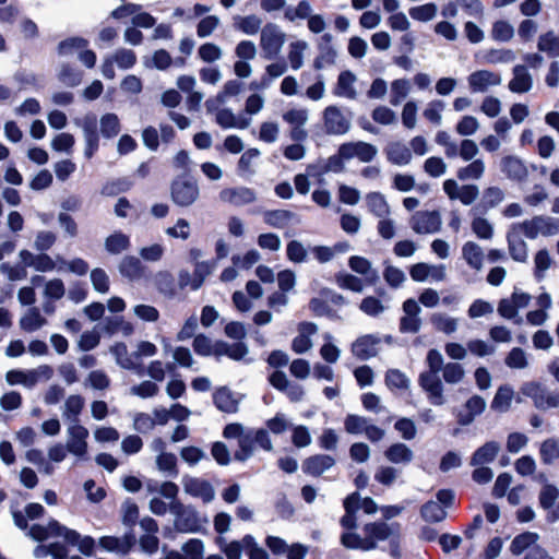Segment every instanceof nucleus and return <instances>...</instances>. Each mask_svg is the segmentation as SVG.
Listing matches in <instances>:
<instances>
[{"instance_id":"1","label":"nucleus","mask_w":559,"mask_h":559,"mask_svg":"<svg viewBox=\"0 0 559 559\" xmlns=\"http://www.w3.org/2000/svg\"><path fill=\"white\" fill-rule=\"evenodd\" d=\"M399 528V524H388L384 521L369 522L362 526L361 533L356 528L343 531L340 542L347 549L370 551L376 549L380 542H385L397 533Z\"/></svg>"},{"instance_id":"2","label":"nucleus","mask_w":559,"mask_h":559,"mask_svg":"<svg viewBox=\"0 0 559 559\" xmlns=\"http://www.w3.org/2000/svg\"><path fill=\"white\" fill-rule=\"evenodd\" d=\"M428 370L421 372L418 377V384L427 394L430 404L442 406L447 400L444 396V385L439 377V372L443 370L444 359L442 354L436 349H429L426 356Z\"/></svg>"},{"instance_id":"3","label":"nucleus","mask_w":559,"mask_h":559,"mask_svg":"<svg viewBox=\"0 0 559 559\" xmlns=\"http://www.w3.org/2000/svg\"><path fill=\"white\" fill-rule=\"evenodd\" d=\"M169 512L174 515V527L179 533H198L207 524V519L201 516L191 504L181 501H170Z\"/></svg>"},{"instance_id":"4","label":"nucleus","mask_w":559,"mask_h":559,"mask_svg":"<svg viewBox=\"0 0 559 559\" xmlns=\"http://www.w3.org/2000/svg\"><path fill=\"white\" fill-rule=\"evenodd\" d=\"M324 132L329 135L346 134L352 127V114L336 105H329L322 111Z\"/></svg>"},{"instance_id":"5","label":"nucleus","mask_w":559,"mask_h":559,"mask_svg":"<svg viewBox=\"0 0 559 559\" xmlns=\"http://www.w3.org/2000/svg\"><path fill=\"white\" fill-rule=\"evenodd\" d=\"M539 535L535 532H524L516 535L510 545L513 556L525 554V559H547L548 552L539 544Z\"/></svg>"},{"instance_id":"6","label":"nucleus","mask_w":559,"mask_h":559,"mask_svg":"<svg viewBox=\"0 0 559 559\" xmlns=\"http://www.w3.org/2000/svg\"><path fill=\"white\" fill-rule=\"evenodd\" d=\"M173 202L180 207L192 205L200 195L197 180L187 176H179L170 185Z\"/></svg>"},{"instance_id":"7","label":"nucleus","mask_w":559,"mask_h":559,"mask_svg":"<svg viewBox=\"0 0 559 559\" xmlns=\"http://www.w3.org/2000/svg\"><path fill=\"white\" fill-rule=\"evenodd\" d=\"M286 40V34L281 27L273 23L263 26L260 34V47L263 57L267 60L274 59L281 52Z\"/></svg>"},{"instance_id":"8","label":"nucleus","mask_w":559,"mask_h":559,"mask_svg":"<svg viewBox=\"0 0 559 559\" xmlns=\"http://www.w3.org/2000/svg\"><path fill=\"white\" fill-rule=\"evenodd\" d=\"M519 228L527 238L535 239L539 235L554 236L559 234V219L549 216H535L513 227Z\"/></svg>"},{"instance_id":"9","label":"nucleus","mask_w":559,"mask_h":559,"mask_svg":"<svg viewBox=\"0 0 559 559\" xmlns=\"http://www.w3.org/2000/svg\"><path fill=\"white\" fill-rule=\"evenodd\" d=\"M524 396L530 397L539 409H548L559 406V393L550 392L538 382H527L521 388Z\"/></svg>"},{"instance_id":"10","label":"nucleus","mask_w":559,"mask_h":559,"mask_svg":"<svg viewBox=\"0 0 559 559\" xmlns=\"http://www.w3.org/2000/svg\"><path fill=\"white\" fill-rule=\"evenodd\" d=\"M409 225L416 234H436L441 229V214L439 211H418L412 215Z\"/></svg>"},{"instance_id":"11","label":"nucleus","mask_w":559,"mask_h":559,"mask_svg":"<svg viewBox=\"0 0 559 559\" xmlns=\"http://www.w3.org/2000/svg\"><path fill=\"white\" fill-rule=\"evenodd\" d=\"M283 120L292 127L289 136L292 140L301 142L308 136V132L304 128L309 119L307 108H290L283 114Z\"/></svg>"},{"instance_id":"12","label":"nucleus","mask_w":559,"mask_h":559,"mask_svg":"<svg viewBox=\"0 0 559 559\" xmlns=\"http://www.w3.org/2000/svg\"><path fill=\"white\" fill-rule=\"evenodd\" d=\"M67 433L68 439L66 447L68 452H70L71 454L75 455L79 459H84L87 453V428L80 424L69 425Z\"/></svg>"},{"instance_id":"13","label":"nucleus","mask_w":559,"mask_h":559,"mask_svg":"<svg viewBox=\"0 0 559 559\" xmlns=\"http://www.w3.org/2000/svg\"><path fill=\"white\" fill-rule=\"evenodd\" d=\"M181 483L186 493L193 498H200L204 503H210L215 498L212 484L205 479L185 475Z\"/></svg>"},{"instance_id":"14","label":"nucleus","mask_w":559,"mask_h":559,"mask_svg":"<svg viewBox=\"0 0 559 559\" xmlns=\"http://www.w3.org/2000/svg\"><path fill=\"white\" fill-rule=\"evenodd\" d=\"M340 148L346 160L357 158L361 163H369L378 154V148L374 145L362 141L346 142L341 144Z\"/></svg>"},{"instance_id":"15","label":"nucleus","mask_w":559,"mask_h":559,"mask_svg":"<svg viewBox=\"0 0 559 559\" xmlns=\"http://www.w3.org/2000/svg\"><path fill=\"white\" fill-rule=\"evenodd\" d=\"M403 316L400 319V332L402 333H417L421 328V319L419 317L421 309L418 302L413 299H406L403 302Z\"/></svg>"},{"instance_id":"16","label":"nucleus","mask_w":559,"mask_h":559,"mask_svg":"<svg viewBox=\"0 0 559 559\" xmlns=\"http://www.w3.org/2000/svg\"><path fill=\"white\" fill-rule=\"evenodd\" d=\"M468 87L473 93H485L492 86H498L502 82L499 73L489 70H477L467 78Z\"/></svg>"},{"instance_id":"17","label":"nucleus","mask_w":559,"mask_h":559,"mask_svg":"<svg viewBox=\"0 0 559 559\" xmlns=\"http://www.w3.org/2000/svg\"><path fill=\"white\" fill-rule=\"evenodd\" d=\"M26 531V535L32 539L44 542L49 537H63L66 526L57 520L50 519L47 525L33 524Z\"/></svg>"},{"instance_id":"18","label":"nucleus","mask_w":559,"mask_h":559,"mask_svg":"<svg viewBox=\"0 0 559 559\" xmlns=\"http://www.w3.org/2000/svg\"><path fill=\"white\" fill-rule=\"evenodd\" d=\"M19 258L24 266L32 267L37 272H51L56 267L55 261L46 252L34 254L29 250L23 249L20 251Z\"/></svg>"},{"instance_id":"19","label":"nucleus","mask_w":559,"mask_h":559,"mask_svg":"<svg viewBox=\"0 0 559 559\" xmlns=\"http://www.w3.org/2000/svg\"><path fill=\"white\" fill-rule=\"evenodd\" d=\"M379 344L380 338L377 335H362L352 344V353L358 359L366 360L377 355Z\"/></svg>"},{"instance_id":"20","label":"nucleus","mask_w":559,"mask_h":559,"mask_svg":"<svg viewBox=\"0 0 559 559\" xmlns=\"http://www.w3.org/2000/svg\"><path fill=\"white\" fill-rule=\"evenodd\" d=\"M318 332L317 324L312 322H301L298 325V335L292 342V349L296 354H305L313 346L311 336Z\"/></svg>"},{"instance_id":"21","label":"nucleus","mask_w":559,"mask_h":559,"mask_svg":"<svg viewBox=\"0 0 559 559\" xmlns=\"http://www.w3.org/2000/svg\"><path fill=\"white\" fill-rule=\"evenodd\" d=\"M533 87V76L523 64H516L512 69V79L508 83V88L512 93H528Z\"/></svg>"},{"instance_id":"22","label":"nucleus","mask_w":559,"mask_h":559,"mask_svg":"<svg viewBox=\"0 0 559 559\" xmlns=\"http://www.w3.org/2000/svg\"><path fill=\"white\" fill-rule=\"evenodd\" d=\"M118 269L121 276L131 282L147 278L146 266L134 255H126L120 261Z\"/></svg>"},{"instance_id":"23","label":"nucleus","mask_w":559,"mask_h":559,"mask_svg":"<svg viewBox=\"0 0 559 559\" xmlns=\"http://www.w3.org/2000/svg\"><path fill=\"white\" fill-rule=\"evenodd\" d=\"M348 265L355 273L364 277L367 285H373L378 282L379 273L366 258L353 255L348 260Z\"/></svg>"},{"instance_id":"24","label":"nucleus","mask_w":559,"mask_h":559,"mask_svg":"<svg viewBox=\"0 0 559 559\" xmlns=\"http://www.w3.org/2000/svg\"><path fill=\"white\" fill-rule=\"evenodd\" d=\"M361 499L358 492H353L344 500L345 514L341 518L340 524L344 531L357 528L356 513L360 509Z\"/></svg>"},{"instance_id":"25","label":"nucleus","mask_w":559,"mask_h":559,"mask_svg":"<svg viewBox=\"0 0 559 559\" xmlns=\"http://www.w3.org/2000/svg\"><path fill=\"white\" fill-rule=\"evenodd\" d=\"M501 445L498 441L491 440L477 448L471 456V465H485L492 463L498 456Z\"/></svg>"},{"instance_id":"26","label":"nucleus","mask_w":559,"mask_h":559,"mask_svg":"<svg viewBox=\"0 0 559 559\" xmlns=\"http://www.w3.org/2000/svg\"><path fill=\"white\" fill-rule=\"evenodd\" d=\"M465 411L459 413L457 423L462 426L471 425L476 416H479L486 408V401L479 395L469 397L465 405Z\"/></svg>"},{"instance_id":"27","label":"nucleus","mask_w":559,"mask_h":559,"mask_svg":"<svg viewBox=\"0 0 559 559\" xmlns=\"http://www.w3.org/2000/svg\"><path fill=\"white\" fill-rule=\"evenodd\" d=\"M335 464V460L328 454H317L306 459L302 463L304 473L320 476Z\"/></svg>"},{"instance_id":"28","label":"nucleus","mask_w":559,"mask_h":559,"mask_svg":"<svg viewBox=\"0 0 559 559\" xmlns=\"http://www.w3.org/2000/svg\"><path fill=\"white\" fill-rule=\"evenodd\" d=\"M45 514V508L40 503L31 502L25 506V513L19 510L12 511L13 522L16 527L22 531H26L28 528L29 520L40 519Z\"/></svg>"},{"instance_id":"29","label":"nucleus","mask_w":559,"mask_h":559,"mask_svg":"<svg viewBox=\"0 0 559 559\" xmlns=\"http://www.w3.org/2000/svg\"><path fill=\"white\" fill-rule=\"evenodd\" d=\"M63 539L68 545L78 546L80 552L84 556L94 555L95 539L92 536L82 537L79 532L66 526Z\"/></svg>"},{"instance_id":"30","label":"nucleus","mask_w":559,"mask_h":559,"mask_svg":"<svg viewBox=\"0 0 559 559\" xmlns=\"http://www.w3.org/2000/svg\"><path fill=\"white\" fill-rule=\"evenodd\" d=\"M501 170L511 180H525L528 171L525 164L516 156H506L501 159Z\"/></svg>"},{"instance_id":"31","label":"nucleus","mask_w":559,"mask_h":559,"mask_svg":"<svg viewBox=\"0 0 559 559\" xmlns=\"http://www.w3.org/2000/svg\"><path fill=\"white\" fill-rule=\"evenodd\" d=\"M156 290L165 298L173 299L177 295V284L169 271H158L153 276Z\"/></svg>"},{"instance_id":"32","label":"nucleus","mask_w":559,"mask_h":559,"mask_svg":"<svg viewBox=\"0 0 559 559\" xmlns=\"http://www.w3.org/2000/svg\"><path fill=\"white\" fill-rule=\"evenodd\" d=\"M110 353L115 356L117 364L127 370H134L138 374L142 376L143 370L134 362L133 353L129 355L128 347L124 343L119 342L110 347Z\"/></svg>"},{"instance_id":"33","label":"nucleus","mask_w":559,"mask_h":559,"mask_svg":"<svg viewBox=\"0 0 559 559\" xmlns=\"http://www.w3.org/2000/svg\"><path fill=\"white\" fill-rule=\"evenodd\" d=\"M462 258L476 272L483 269L485 255L483 248L478 243L474 241L465 242L462 247Z\"/></svg>"},{"instance_id":"34","label":"nucleus","mask_w":559,"mask_h":559,"mask_svg":"<svg viewBox=\"0 0 559 559\" xmlns=\"http://www.w3.org/2000/svg\"><path fill=\"white\" fill-rule=\"evenodd\" d=\"M356 82V75L350 71H343L337 78V83L334 87V95L338 97H345L348 99H355L357 92L354 87Z\"/></svg>"},{"instance_id":"35","label":"nucleus","mask_w":559,"mask_h":559,"mask_svg":"<svg viewBox=\"0 0 559 559\" xmlns=\"http://www.w3.org/2000/svg\"><path fill=\"white\" fill-rule=\"evenodd\" d=\"M386 460L393 464H408L413 461V451L404 443L397 442L384 451Z\"/></svg>"},{"instance_id":"36","label":"nucleus","mask_w":559,"mask_h":559,"mask_svg":"<svg viewBox=\"0 0 559 559\" xmlns=\"http://www.w3.org/2000/svg\"><path fill=\"white\" fill-rule=\"evenodd\" d=\"M368 211L378 218L390 216L391 209L385 197L380 192H370L366 195Z\"/></svg>"},{"instance_id":"37","label":"nucleus","mask_w":559,"mask_h":559,"mask_svg":"<svg viewBox=\"0 0 559 559\" xmlns=\"http://www.w3.org/2000/svg\"><path fill=\"white\" fill-rule=\"evenodd\" d=\"M85 401L79 394L70 395L66 402L62 416L70 421V425L80 424V414L84 408Z\"/></svg>"},{"instance_id":"38","label":"nucleus","mask_w":559,"mask_h":559,"mask_svg":"<svg viewBox=\"0 0 559 559\" xmlns=\"http://www.w3.org/2000/svg\"><path fill=\"white\" fill-rule=\"evenodd\" d=\"M121 131L120 119L116 114L108 112L99 119V132L103 138L110 140L116 138Z\"/></svg>"},{"instance_id":"39","label":"nucleus","mask_w":559,"mask_h":559,"mask_svg":"<svg viewBox=\"0 0 559 559\" xmlns=\"http://www.w3.org/2000/svg\"><path fill=\"white\" fill-rule=\"evenodd\" d=\"M386 156L395 165H407L412 160V151L405 144L395 142L388 146Z\"/></svg>"},{"instance_id":"40","label":"nucleus","mask_w":559,"mask_h":559,"mask_svg":"<svg viewBox=\"0 0 559 559\" xmlns=\"http://www.w3.org/2000/svg\"><path fill=\"white\" fill-rule=\"evenodd\" d=\"M214 405L222 412L234 413L237 411V401L234 399L231 392L223 386L217 389L213 394Z\"/></svg>"},{"instance_id":"41","label":"nucleus","mask_w":559,"mask_h":559,"mask_svg":"<svg viewBox=\"0 0 559 559\" xmlns=\"http://www.w3.org/2000/svg\"><path fill=\"white\" fill-rule=\"evenodd\" d=\"M215 120L224 129L245 128V117L241 111L236 116L230 109L223 108L216 112Z\"/></svg>"},{"instance_id":"42","label":"nucleus","mask_w":559,"mask_h":559,"mask_svg":"<svg viewBox=\"0 0 559 559\" xmlns=\"http://www.w3.org/2000/svg\"><path fill=\"white\" fill-rule=\"evenodd\" d=\"M477 210L478 207L471 210L474 216L471 224L472 230L479 239L490 240L493 236V226L488 219L476 215Z\"/></svg>"},{"instance_id":"43","label":"nucleus","mask_w":559,"mask_h":559,"mask_svg":"<svg viewBox=\"0 0 559 559\" xmlns=\"http://www.w3.org/2000/svg\"><path fill=\"white\" fill-rule=\"evenodd\" d=\"M131 246L130 238L128 235L116 231L109 235L105 240V249L110 254H120L128 250Z\"/></svg>"},{"instance_id":"44","label":"nucleus","mask_w":559,"mask_h":559,"mask_svg":"<svg viewBox=\"0 0 559 559\" xmlns=\"http://www.w3.org/2000/svg\"><path fill=\"white\" fill-rule=\"evenodd\" d=\"M537 48L550 58L559 57V36L552 31L542 34L538 37Z\"/></svg>"},{"instance_id":"45","label":"nucleus","mask_w":559,"mask_h":559,"mask_svg":"<svg viewBox=\"0 0 559 559\" xmlns=\"http://www.w3.org/2000/svg\"><path fill=\"white\" fill-rule=\"evenodd\" d=\"M514 391L510 385L500 386L491 402V408L499 413L507 412L512 403Z\"/></svg>"},{"instance_id":"46","label":"nucleus","mask_w":559,"mask_h":559,"mask_svg":"<svg viewBox=\"0 0 559 559\" xmlns=\"http://www.w3.org/2000/svg\"><path fill=\"white\" fill-rule=\"evenodd\" d=\"M485 162L480 158L471 160L464 167L457 169L456 176L460 180H479L485 174Z\"/></svg>"},{"instance_id":"47","label":"nucleus","mask_w":559,"mask_h":559,"mask_svg":"<svg viewBox=\"0 0 559 559\" xmlns=\"http://www.w3.org/2000/svg\"><path fill=\"white\" fill-rule=\"evenodd\" d=\"M223 436L226 439H237L239 449L235 452V459L238 461L245 460V436L243 427L241 424H228L224 430Z\"/></svg>"},{"instance_id":"48","label":"nucleus","mask_w":559,"mask_h":559,"mask_svg":"<svg viewBox=\"0 0 559 559\" xmlns=\"http://www.w3.org/2000/svg\"><path fill=\"white\" fill-rule=\"evenodd\" d=\"M47 323L46 319L41 317L40 311L36 307H32L21 318V329L26 332H34Z\"/></svg>"},{"instance_id":"49","label":"nucleus","mask_w":559,"mask_h":559,"mask_svg":"<svg viewBox=\"0 0 559 559\" xmlns=\"http://www.w3.org/2000/svg\"><path fill=\"white\" fill-rule=\"evenodd\" d=\"M83 72L69 63H62L58 72V80L69 87H75L81 84Z\"/></svg>"},{"instance_id":"50","label":"nucleus","mask_w":559,"mask_h":559,"mask_svg":"<svg viewBox=\"0 0 559 559\" xmlns=\"http://www.w3.org/2000/svg\"><path fill=\"white\" fill-rule=\"evenodd\" d=\"M484 62L489 64L510 63L516 58L515 52L508 48H492L484 53Z\"/></svg>"},{"instance_id":"51","label":"nucleus","mask_w":559,"mask_h":559,"mask_svg":"<svg viewBox=\"0 0 559 559\" xmlns=\"http://www.w3.org/2000/svg\"><path fill=\"white\" fill-rule=\"evenodd\" d=\"M490 37L495 41H510L514 37V27L506 20H498L492 23Z\"/></svg>"},{"instance_id":"52","label":"nucleus","mask_w":559,"mask_h":559,"mask_svg":"<svg viewBox=\"0 0 559 559\" xmlns=\"http://www.w3.org/2000/svg\"><path fill=\"white\" fill-rule=\"evenodd\" d=\"M509 252L513 260L518 262H525L527 259V245L516 234L509 233L508 235Z\"/></svg>"},{"instance_id":"53","label":"nucleus","mask_w":559,"mask_h":559,"mask_svg":"<svg viewBox=\"0 0 559 559\" xmlns=\"http://www.w3.org/2000/svg\"><path fill=\"white\" fill-rule=\"evenodd\" d=\"M411 83L406 79H397L391 83L390 104L399 106L409 94Z\"/></svg>"},{"instance_id":"54","label":"nucleus","mask_w":559,"mask_h":559,"mask_svg":"<svg viewBox=\"0 0 559 559\" xmlns=\"http://www.w3.org/2000/svg\"><path fill=\"white\" fill-rule=\"evenodd\" d=\"M308 49L305 40H296L289 44L287 59L293 70H298L304 64V53Z\"/></svg>"},{"instance_id":"55","label":"nucleus","mask_w":559,"mask_h":559,"mask_svg":"<svg viewBox=\"0 0 559 559\" xmlns=\"http://www.w3.org/2000/svg\"><path fill=\"white\" fill-rule=\"evenodd\" d=\"M5 380L10 385L22 384L28 389L36 385V379L31 370L12 369L7 372Z\"/></svg>"},{"instance_id":"56","label":"nucleus","mask_w":559,"mask_h":559,"mask_svg":"<svg viewBox=\"0 0 559 559\" xmlns=\"http://www.w3.org/2000/svg\"><path fill=\"white\" fill-rule=\"evenodd\" d=\"M420 514L426 522L430 523L441 522L447 518L445 509L439 502L432 500L421 507Z\"/></svg>"},{"instance_id":"57","label":"nucleus","mask_w":559,"mask_h":559,"mask_svg":"<svg viewBox=\"0 0 559 559\" xmlns=\"http://www.w3.org/2000/svg\"><path fill=\"white\" fill-rule=\"evenodd\" d=\"M433 328L444 334H452L457 330V319L449 317L445 313H433L430 318Z\"/></svg>"},{"instance_id":"58","label":"nucleus","mask_w":559,"mask_h":559,"mask_svg":"<svg viewBox=\"0 0 559 559\" xmlns=\"http://www.w3.org/2000/svg\"><path fill=\"white\" fill-rule=\"evenodd\" d=\"M156 466L159 472L169 477L176 478L179 474L177 468V456L174 453H160L156 457Z\"/></svg>"},{"instance_id":"59","label":"nucleus","mask_w":559,"mask_h":559,"mask_svg":"<svg viewBox=\"0 0 559 559\" xmlns=\"http://www.w3.org/2000/svg\"><path fill=\"white\" fill-rule=\"evenodd\" d=\"M295 218V214L286 210H275L266 212L264 221L267 225L275 228H284Z\"/></svg>"},{"instance_id":"60","label":"nucleus","mask_w":559,"mask_h":559,"mask_svg":"<svg viewBox=\"0 0 559 559\" xmlns=\"http://www.w3.org/2000/svg\"><path fill=\"white\" fill-rule=\"evenodd\" d=\"M216 266V261H203L197 262L193 272L192 290H198L204 283L206 276H209Z\"/></svg>"},{"instance_id":"61","label":"nucleus","mask_w":559,"mask_h":559,"mask_svg":"<svg viewBox=\"0 0 559 559\" xmlns=\"http://www.w3.org/2000/svg\"><path fill=\"white\" fill-rule=\"evenodd\" d=\"M87 45H88V40L83 37H79V36L69 37V38L61 40L58 44L57 52L59 56H69V55H72L75 50L86 48Z\"/></svg>"},{"instance_id":"62","label":"nucleus","mask_w":559,"mask_h":559,"mask_svg":"<svg viewBox=\"0 0 559 559\" xmlns=\"http://www.w3.org/2000/svg\"><path fill=\"white\" fill-rule=\"evenodd\" d=\"M539 454L544 464H551L559 459V438H549L543 441Z\"/></svg>"},{"instance_id":"63","label":"nucleus","mask_w":559,"mask_h":559,"mask_svg":"<svg viewBox=\"0 0 559 559\" xmlns=\"http://www.w3.org/2000/svg\"><path fill=\"white\" fill-rule=\"evenodd\" d=\"M385 384L391 390H407L411 381L401 370L389 369L385 373Z\"/></svg>"},{"instance_id":"64","label":"nucleus","mask_w":559,"mask_h":559,"mask_svg":"<svg viewBox=\"0 0 559 559\" xmlns=\"http://www.w3.org/2000/svg\"><path fill=\"white\" fill-rule=\"evenodd\" d=\"M465 377V370L459 362H447L442 370V378L448 384H457Z\"/></svg>"}]
</instances>
